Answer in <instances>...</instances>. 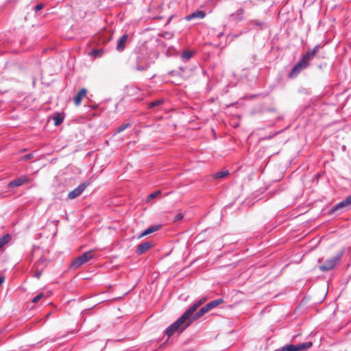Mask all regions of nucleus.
I'll use <instances>...</instances> for the list:
<instances>
[{
    "label": "nucleus",
    "instance_id": "nucleus-8",
    "mask_svg": "<svg viewBox=\"0 0 351 351\" xmlns=\"http://www.w3.org/2000/svg\"><path fill=\"white\" fill-rule=\"evenodd\" d=\"M29 182V179L27 176H23L20 178H18L16 179H14L12 181H10L8 186L10 188H14V187H19L22 186L23 184L27 183Z\"/></svg>",
    "mask_w": 351,
    "mask_h": 351
},
{
    "label": "nucleus",
    "instance_id": "nucleus-6",
    "mask_svg": "<svg viewBox=\"0 0 351 351\" xmlns=\"http://www.w3.org/2000/svg\"><path fill=\"white\" fill-rule=\"evenodd\" d=\"M312 346L311 342H306L302 343L300 344H298L296 346L289 344L286 345L281 348V351H301V350H306L308 348H310Z\"/></svg>",
    "mask_w": 351,
    "mask_h": 351
},
{
    "label": "nucleus",
    "instance_id": "nucleus-2",
    "mask_svg": "<svg viewBox=\"0 0 351 351\" xmlns=\"http://www.w3.org/2000/svg\"><path fill=\"white\" fill-rule=\"evenodd\" d=\"M49 263V260L45 258L44 256H42L37 261L34 263L32 266V276L34 278L39 279L42 276L43 271L48 266Z\"/></svg>",
    "mask_w": 351,
    "mask_h": 351
},
{
    "label": "nucleus",
    "instance_id": "nucleus-4",
    "mask_svg": "<svg viewBox=\"0 0 351 351\" xmlns=\"http://www.w3.org/2000/svg\"><path fill=\"white\" fill-rule=\"evenodd\" d=\"M342 256V253H339L335 256L327 259L323 265H319V269L322 271H328L332 269L339 262Z\"/></svg>",
    "mask_w": 351,
    "mask_h": 351
},
{
    "label": "nucleus",
    "instance_id": "nucleus-26",
    "mask_svg": "<svg viewBox=\"0 0 351 351\" xmlns=\"http://www.w3.org/2000/svg\"><path fill=\"white\" fill-rule=\"evenodd\" d=\"M54 123L56 125H58L63 121V118L60 115H57L53 117Z\"/></svg>",
    "mask_w": 351,
    "mask_h": 351
},
{
    "label": "nucleus",
    "instance_id": "nucleus-18",
    "mask_svg": "<svg viewBox=\"0 0 351 351\" xmlns=\"http://www.w3.org/2000/svg\"><path fill=\"white\" fill-rule=\"evenodd\" d=\"M248 24L252 26H257L260 29H263L265 25V22L259 19H252L248 21Z\"/></svg>",
    "mask_w": 351,
    "mask_h": 351
},
{
    "label": "nucleus",
    "instance_id": "nucleus-12",
    "mask_svg": "<svg viewBox=\"0 0 351 351\" xmlns=\"http://www.w3.org/2000/svg\"><path fill=\"white\" fill-rule=\"evenodd\" d=\"M245 10L243 8L238 9L235 12L231 14L230 19L234 21H241L243 19Z\"/></svg>",
    "mask_w": 351,
    "mask_h": 351
},
{
    "label": "nucleus",
    "instance_id": "nucleus-19",
    "mask_svg": "<svg viewBox=\"0 0 351 351\" xmlns=\"http://www.w3.org/2000/svg\"><path fill=\"white\" fill-rule=\"evenodd\" d=\"M222 303H223V300L222 298H219V299L213 300L206 304H207L208 307L209 308V309L211 310Z\"/></svg>",
    "mask_w": 351,
    "mask_h": 351
},
{
    "label": "nucleus",
    "instance_id": "nucleus-31",
    "mask_svg": "<svg viewBox=\"0 0 351 351\" xmlns=\"http://www.w3.org/2000/svg\"><path fill=\"white\" fill-rule=\"evenodd\" d=\"M134 69L136 71H144L145 69H147V66H146L145 67L144 66H142V65H136L134 67Z\"/></svg>",
    "mask_w": 351,
    "mask_h": 351
},
{
    "label": "nucleus",
    "instance_id": "nucleus-32",
    "mask_svg": "<svg viewBox=\"0 0 351 351\" xmlns=\"http://www.w3.org/2000/svg\"><path fill=\"white\" fill-rule=\"evenodd\" d=\"M44 8V5L43 3H38L34 7V10L38 12L42 10Z\"/></svg>",
    "mask_w": 351,
    "mask_h": 351
},
{
    "label": "nucleus",
    "instance_id": "nucleus-28",
    "mask_svg": "<svg viewBox=\"0 0 351 351\" xmlns=\"http://www.w3.org/2000/svg\"><path fill=\"white\" fill-rule=\"evenodd\" d=\"M44 297V293H40L39 294H38L37 295H36L32 300V302L33 303H36L38 302L41 298H43Z\"/></svg>",
    "mask_w": 351,
    "mask_h": 351
},
{
    "label": "nucleus",
    "instance_id": "nucleus-1",
    "mask_svg": "<svg viewBox=\"0 0 351 351\" xmlns=\"http://www.w3.org/2000/svg\"><path fill=\"white\" fill-rule=\"evenodd\" d=\"M205 300L206 298H204L195 302L182 314L180 317L166 328L165 334L170 337L175 332L178 330L182 332L185 330L191 323V321H189V319L197 308L205 302Z\"/></svg>",
    "mask_w": 351,
    "mask_h": 351
},
{
    "label": "nucleus",
    "instance_id": "nucleus-11",
    "mask_svg": "<svg viewBox=\"0 0 351 351\" xmlns=\"http://www.w3.org/2000/svg\"><path fill=\"white\" fill-rule=\"evenodd\" d=\"M320 47V45H316L312 50L307 51L302 57L308 62L313 59Z\"/></svg>",
    "mask_w": 351,
    "mask_h": 351
},
{
    "label": "nucleus",
    "instance_id": "nucleus-3",
    "mask_svg": "<svg viewBox=\"0 0 351 351\" xmlns=\"http://www.w3.org/2000/svg\"><path fill=\"white\" fill-rule=\"evenodd\" d=\"M93 258V251H88L83 253L82 255L77 257L72 262L71 267L74 269L80 268L82 265L87 263L88 261Z\"/></svg>",
    "mask_w": 351,
    "mask_h": 351
},
{
    "label": "nucleus",
    "instance_id": "nucleus-20",
    "mask_svg": "<svg viewBox=\"0 0 351 351\" xmlns=\"http://www.w3.org/2000/svg\"><path fill=\"white\" fill-rule=\"evenodd\" d=\"M194 55V52L192 51L186 50L184 51L181 56L182 59L184 61L189 60L191 57H193Z\"/></svg>",
    "mask_w": 351,
    "mask_h": 351
},
{
    "label": "nucleus",
    "instance_id": "nucleus-9",
    "mask_svg": "<svg viewBox=\"0 0 351 351\" xmlns=\"http://www.w3.org/2000/svg\"><path fill=\"white\" fill-rule=\"evenodd\" d=\"M351 205V195L348 196L344 200L341 202L337 204L335 206L332 207L331 209V212L334 213L335 211L339 210V209L348 208Z\"/></svg>",
    "mask_w": 351,
    "mask_h": 351
},
{
    "label": "nucleus",
    "instance_id": "nucleus-7",
    "mask_svg": "<svg viewBox=\"0 0 351 351\" xmlns=\"http://www.w3.org/2000/svg\"><path fill=\"white\" fill-rule=\"evenodd\" d=\"M90 184V182L87 180L80 184L77 187L70 191L68 194V198L73 199L79 197L85 190V189Z\"/></svg>",
    "mask_w": 351,
    "mask_h": 351
},
{
    "label": "nucleus",
    "instance_id": "nucleus-30",
    "mask_svg": "<svg viewBox=\"0 0 351 351\" xmlns=\"http://www.w3.org/2000/svg\"><path fill=\"white\" fill-rule=\"evenodd\" d=\"M184 217V215L182 213H180L176 215V216L173 218V222H177L182 219Z\"/></svg>",
    "mask_w": 351,
    "mask_h": 351
},
{
    "label": "nucleus",
    "instance_id": "nucleus-5",
    "mask_svg": "<svg viewBox=\"0 0 351 351\" xmlns=\"http://www.w3.org/2000/svg\"><path fill=\"white\" fill-rule=\"evenodd\" d=\"M309 66V63L302 57V58L296 64H295L290 73H289V77L293 78L295 77L302 70L307 68Z\"/></svg>",
    "mask_w": 351,
    "mask_h": 351
},
{
    "label": "nucleus",
    "instance_id": "nucleus-16",
    "mask_svg": "<svg viewBox=\"0 0 351 351\" xmlns=\"http://www.w3.org/2000/svg\"><path fill=\"white\" fill-rule=\"evenodd\" d=\"M206 16V13L204 11L202 10H197L192 14H189L188 16H186V20L190 21L193 19L199 18V19H204Z\"/></svg>",
    "mask_w": 351,
    "mask_h": 351
},
{
    "label": "nucleus",
    "instance_id": "nucleus-17",
    "mask_svg": "<svg viewBox=\"0 0 351 351\" xmlns=\"http://www.w3.org/2000/svg\"><path fill=\"white\" fill-rule=\"evenodd\" d=\"M161 228L160 225H154L147 228L143 233L141 234L139 237H142L149 234H152L156 231L159 230Z\"/></svg>",
    "mask_w": 351,
    "mask_h": 351
},
{
    "label": "nucleus",
    "instance_id": "nucleus-24",
    "mask_svg": "<svg viewBox=\"0 0 351 351\" xmlns=\"http://www.w3.org/2000/svg\"><path fill=\"white\" fill-rule=\"evenodd\" d=\"M162 103H163V100H162V99L156 100V101H154L149 103L148 107H149V108H155L156 106L161 105Z\"/></svg>",
    "mask_w": 351,
    "mask_h": 351
},
{
    "label": "nucleus",
    "instance_id": "nucleus-25",
    "mask_svg": "<svg viewBox=\"0 0 351 351\" xmlns=\"http://www.w3.org/2000/svg\"><path fill=\"white\" fill-rule=\"evenodd\" d=\"M161 193V191H156L151 194H149L147 197V201H150L154 198H156V197L159 196Z\"/></svg>",
    "mask_w": 351,
    "mask_h": 351
},
{
    "label": "nucleus",
    "instance_id": "nucleus-33",
    "mask_svg": "<svg viewBox=\"0 0 351 351\" xmlns=\"http://www.w3.org/2000/svg\"><path fill=\"white\" fill-rule=\"evenodd\" d=\"M180 69L183 72L184 71V69L182 66L180 67Z\"/></svg>",
    "mask_w": 351,
    "mask_h": 351
},
{
    "label": "nucleus",
    "instance_id": "nucleus-14",
    "mask_svg": "<svg viewBox=\"0 0 351 351\" xmlns=\"http://www.w3.org/2000/svg\"><path fill=\"white\" fill-rule=\"evenodd\" d=\"M86 92L87 91L85 88H82L73 97V101L76 106H79L80 104L82 99L85 97Z\"/></svg>",
    "mask_w": 351,
    "mask_h": 351
},
{
    "label": "nucleus",
    "instance_id": "nucleus-23",
    "mask_svg": "<svg viewBox=\"0 0 351 351\" xmlns=\"http://www.w3.org/2000/svg\"><path fill=\"white\" fill-rule=\"evenodd\" d=\"M229 174L228 171H222L217 172L214 174L213 177L216 179L223 178Z\"/></svg>",
    "mask_w": 351,
    "mask_h": 351
},
{
    "label": "nucleus",
    "instance_id": "nucleus-10",
    "mask_svg": "<svg viewBox=\"0 0 351 351\" xmlns=\"http://www.w3.org/2000/svg\"><path fill=\"white\" fill-rule=\"evenodd\" d=\"M153 244L151 241L144 242L143 243L139 244L136 248V254L138 255H141L146 252H147L152 247Z\"/></svg>",
    "mask_w": 351,
    "mask_h": 351
},
{
    "label": "nucleus",
    "instance_id": "nucleus-22",
    "mask_svg": "<svg viewBox=\"0 0 351 351\" xmlns=\"http://www.w3.org/2000/svg\"><path fill=\"white\" fill-rule=\"evenodd\" d=\"M104 53V50L102 49H93L90 54L93 56L95 58H99L101 57Z\"/></svg>",
    "mask_w": 351,
    "mask_h": 351
},
{
    "label": "nucleus",
    "instance_id": "nucleus-21",
    "mask_svg": "<svg viewBox=\"0 0 351 351\" xmlns=\"http://www.w3.org/2000/svg\"><path fill=\"white\" fill-rule=\"evenodd\" d=\"M10 239V235L8 234L3 236L0 238V250L8 243Z\"/></svg>",
    "mask_w": 351,
    "mask_h": 351
},
{
    "label": "nucleus",
    "instance_id": "nucleus-29",
    "mask_svg": "<svg viewBox=\"0 0 351 351\" xmlns=\"http://www.w3.org/2000/svg\"><path fill=\"white\" fill-rule=\"evenodd\" d=\"M130 126V123H129L123 124L118 128L117 132L120 133V132H123L124 130H125L126 128H129Z\"/></svg>",
    "mask_w": 351,
    "mask_h": 351
},
{
    "label": "nucleus",
    "instance_id": "nucleus-15",
    "mask_svg": "<svg viewBox=\"0 0 351 351\" xmlns=\"http://www.w3.org/2000/svg\"><path fill=\"white\" fill-rule=\"evenodd\" d=\"M210 311L209 308L208 307L207 304L204 305L203 307H202L194 315V317L192 319H189V321H193L195 319H198L202 315H204L205 313H208Z\"/></svg>",
    "mask_w": 351,
    "mask_h": 351
},
{
    "label": "nucleus",
    "instance_id": "nucleus-27",
    "mask_svg": "<svg viewBox=\"0 0 351 351\" xmlns=\"http://www.w3.org/2000/svg\"><path fill=\"white\" fill-rule=\"evenodd\" d=\"M33 157H34L33 154H32V153L27 154H25L23 156H22L20 160L21 161H27V160H29L32 158H33Z\"/></svg>",
    "mask_w": 351,
    "mask_h": 351
},
{
    "label": "nucleus",
    "instance_id": "nucleus-13",
    "mask_svg": "<svg viewBox=\"0 0 351 351\" xmlns=\"http://www.w3.org/2000/svg\"><path fill=\"white\" fill-rule=\"evenodd\" d=\"M128 39V35L127 34H123L117 41L116 49L119 51H122L125 48V44Z\"/></svg>",
    "mask_w": 351,
    "mask_h": 351
}]
</instances>
